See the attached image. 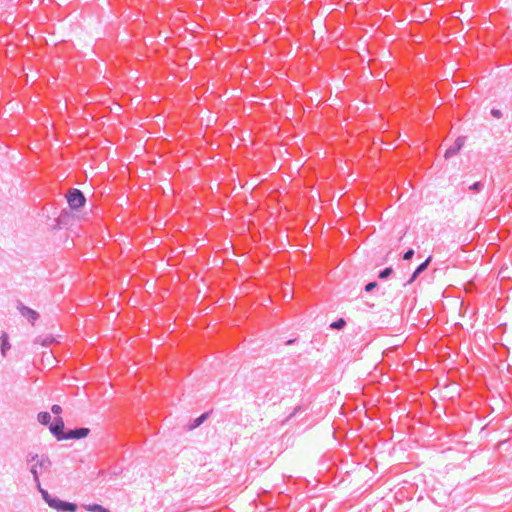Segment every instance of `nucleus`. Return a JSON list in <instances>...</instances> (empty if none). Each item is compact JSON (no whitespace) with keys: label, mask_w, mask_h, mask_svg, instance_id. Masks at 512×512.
Here are the masks:
<instances>
[{"label":"nucleus","mask_w":512,"mask_h":512,"mask_svg":"<svg viewBox=\"0 0 512 512\" xmlns=\"http://www.w3.org/2000/svg\"><path fill=\"white\" fill-rule=\"evenodd\" d=\"M26 462L29 465L30 473L33 476L34 483L37 489H43L41 487L39 476L43 472L49 471L52 465L51 460L45 454L39 455L37 453H28L26 456Z\"/></svg>","instance_id":"nucleus-1"},{"label":"nucleus","mask_w":512,"mask_h":512,"mask_svg":"<svg viewBox=\"0 0 512 512\" xmlns=\"http://www.w3.org/2000/svg\"><path fill=\"white\" fill-rule=\"evenodd\" d=\"M39 492L47 505L57 512H76L78 509L77 504L61 500L58 497L49 494L45 489H40Z\"/></svg>","instance_id":"nucleus-2"},{"label":"nucleus","mask_w":512,"mask_h":512,"mask_svg":"<svg viewBox=\"0 0 512 512\" xmlns=\"http://www.w3.org/2000/svg\"><path fill=\"white\" fill-rule=\"evenodd\" d=\"M67 201L72 209H79L85 204L86 198L79 189H71L67 194Z\"/></svg>","instance_id":"nucleus-3"},{"label":"nucleus","mask_w":512,"mask_h":512,"mask_svg":"<svg viewBox=\"0 0 512 512\" xmlns=\"http://www.w3.org/2000/svg\"><path fill=\"white\" fill-rule=\"evenodd\" d=\"M49 430L53 436L56 437L57 440H63V436H65L66 432H64V421L61 417H56L52 423L49 425Z\"/></svg>","instance_id":"nucleus-4"},{"label":"nucleus","mask_w":512,"mask_h":512,"mask_svg":"<svg viewBox=\"0 0 512 512\" xmlns=\"http://www.w3.org/2000/svg\"><path fill=\"white\" fill-rule=\"evenodd\" d=\"M90 433L89 428L80 427L75 429H70L66 432L65 436H63V440L67 439H82L88 436Z\"/></svg>","instance_id":"nucleus-5"},{"label":"nucleus","mask_w":512,"mask_h":512,"mask_svg":"<svg viewBox=\"0 0 512 512\" xmlns=\"http://www.w3.org/2000/svg\"><path fill=\"white\" fill-rule=\"evenodd\" d=\"M17 307H18V310H19L20 314L23 317L27 318V320L31 324H34L35 321L38 319L39 314L35 310H33V309L23 305L21 302L18 303Z\"/></svg>","instance_id":"nucleus-6"},{"label":"nucleus","mask_w":512,"mask_h":512,"mask_svg":"<svg viewBox=\"0 0 512 512\" xmlns=\"http://www.w3.org/2000/svg\"><path fill=\"white\" fill-rule=\"evenodd\" d=\"M465 143V138L464 137H458L454 144L451 145L446 151H445V154H444V157L446 159L448 158H451L453 157L454 155H456L460 150L461 148L463 147Z\"/></svg>","instance_id":"nucleus-7"},{"label":"nucleus","mask_w":512,"mask_h":512,"mask_svg":"<svg viewBox=\"0 0 512 512\" xmlns=\"http://www.w3.org/2000/svg\"><path fill=\"white\" fill-rule=\"evenodd\" d=\"M432 257L429 256L424 262H422L413 272L411 278L409 279L408 283H412L416 280V278L427 269L429 263L431 262Z\"/></svg>","instance_id":"nucleus-8"},{"label":"nucleus","mask_w":512,"mask_h":512,"mask_svg":"<svg viewBox=\"0 0 512 512\" xmlns=\"http://www.w3.org/2000/svg\"><path fill=\"white\" fill-rule=\"evenodd\" d=\"M0 340H1V354L3 357H5L7 354V351L11 348V345L8 340V335L6 332L2 333Z\"/></svg>","instance_id":"nucleus-9"},{"label":"nucleus","mask_w":512,"mask_h":512,"mask_svg":"<svg viewBox=\"0 0 512 512\" xmlns=\"http://www.w3.org/2000/svg\"><path fill=\"white\" fill-rule=\"evenodd\" d=\"M37 420L42 425H48V424L50 425V423H51V415H50L49 412H46V411L39 412L38 415H37Z\"/></svg>","instance_id":"nucleus-10"},{"label":"nucleus","mask_w":512,"mask_h":512,"mask_svg":"<svg viewBox=\"0 0 512 512\" xmlns=\"http://www.w3.org/2000/svg\"><path fill=\"white\" fill-rule=\"evenodd\" d=\"M85 509L91 512H110L108 509L104 508L99 504H90L85 506Z\"/></svg>","instance_id":"nucleus-11"},{"label":"nucleus","mask_w":512,"mask_h":512,"mask_svg":"<svg viewBox=\"0 0 512 512\" xmlns=\"http://www.w3.org/2000/svg\"><path fill=\"white\" fill-rule=\"evenodd\" d=\"M207 418V413L202 414L198 418H196L193 423L190 425V429H194L198 426H200Z\"/></svg>","instance_id":"nucleus-12"},{"label":"nucleus","mask_w":512,"mask_h":512,"mask_svg":"<svg viewBox=\"0 0 512 512\" xmlns=\"http://www.w3.org/2000/svg\"><path fill=\"white\" fill-rule=\"evenodd\" d=\"M346 325V321L343 319V318H340L334 322L331 323L330 327L332 329H337V330H340L342 328H344Z\"/></svg>","instance_id":"nucleus-13"},{"label":"nucleus","mask_w":512,"mask_h":512,"mask_svg":"<svg viewBox=\"0 0 512 512\" xmlns=\"http://www.w3.org/2000/svg\"><path fill=\"white\" fill-rule=\"evenodd\" d=\"M393 272V269L391 267H386L385 269L381 270L379 272L378 277L380 279H387Z\"/></svg>","instance_id":"nucleus-14"},{"label":"nucleus","mask_w":512,"mask_h":512,"mask_svg":"<svg viewBox=\"0 0 512 512\" xmlns=\"http://www.w3.org/2000/svg\"><path fill=\"white\" fill-rule=\"evenodd\" d=\"M483 183L482 182H475L471 186H469V190L473 192H480L483 189Z\"/></svg>","instance_id":"nucleus-15"},{"label":"nucleus","mask_w":512,"mask_h":512,"mask_svg":"<svg viewBox=\"0 0 512 512\" xmlns=\"http://www.w3.org/2000/svg\"><path fill=\"white\" fill-rule=\"evenodd\" d=\"M51 412L54 414V415H57V417H60L59 415L62 413V407L58 404H54L52 407H51Z\"/></svg>","instance_id":"nucleus-16"},{"label":"nucleus","mask_w":512,"mask_h":512,"mask_svg":"<svg viewBox=\"0 0 512 512\" xmlns=\"http://www.w3.org/2000/svg\"><path fill=\"white\" fill-rule=\"evenodd\" d=\"M414 256V250L413 249H408L404 254H403V259L404 260H410L412 259V257Z\"/></svg>","instance_id":"nucleus-17"},{"label":"nucleus","mask_w":512,"mask_h":512,"mask_svg":"<svg viewBox=\"0 0 512 512\" xmlns=\"http://www.w3.org/2000/svg\"><path fill=\"white\" fill-rule=\"evenodd\" d=\"M376 286H377V282H369L365 286V291L366 292H371Z\"/></svg>","instance_id":"nucleus-18"},{"label":"nucleus","mask_w":512,"mask_h":512,"mask_svg":"<svg viewBox=\"0 0 512 512\" xmlns=\"http://www.w3.org/2000/svg\"><path fill=\"white\" fill-rule=\"evenodd\" d=\"M491 115H492L493 117L497 118V119H499V118H501V117H502V113H501V111H500L499 109H495V108H493V109L491 110Z\"/></svg>","instance_id":"nucleus-19"},{"label":"nucleus","mask_w":512,"mask_h":512,"mask_svg":"<svg viewBox=\"0 0 512 512\" xmlns=\"http://www.w3.org/2000/svg\"><path fill=\"white\" fill-rule=\"evenodd\" d=\"M48 343H50V341L48 339H46L42 344L47 345Z\"/></svg>","instance_id":"nucleus-20"}]
</instances>
